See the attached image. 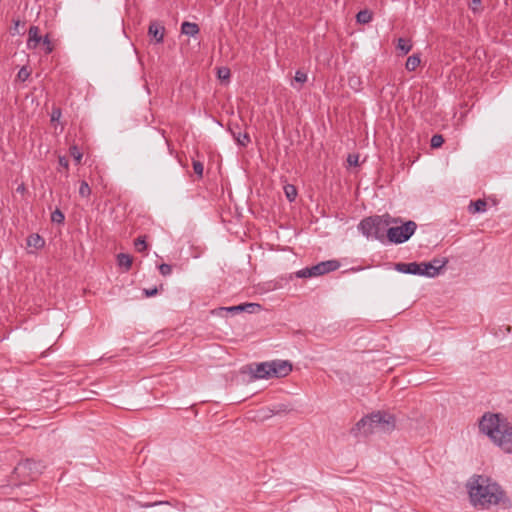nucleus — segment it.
Returning a JSON list of instances; mask_svg holds the SVG:
<instances>
[{
    "label": "nucleus",
    "mask_w": 512,
    "mask_h": 512,
    "mask_svg": "<svg viewBox=\"0 0 512 512\" xmlns=\"http://www.w3.org/2000/svg\"><path fill=\"white\" fill-rule=\"evenodd\" d=\"M479 431L503 452L512 454V424L505 415L485 412L479 419Z\"/></svg>",
    "instance_id": "nucleus-1"
},
{
    "label": "nucleus",
    "mask_w": 512,
    "mask_h": 512,
    "mask_svg": "<svg viewBox=\"0 0 512 512\" xmlns=\"http://www.w3.org/2000/svg\"><path fill=\"white\" fill-rule=\"evenodd\" d=\"M467 488L471 504L475 508L487 509L506 500L500 485L486 476H473L467 483Z\"/></svg>",
    "instance_id": "nucleus-2"
},
{
    "label": "nucleus",
    "mask_w": 512,
    "mask_h": 512,
    "mask_svg": "<svg viewBox=\"0 0 512 512\" xmlns=\"http://www.w3.org/2000/svg\"><path fill=\"white\" fill-rule=\"evenodd\" d=\"M395 428V417L389 413L376 412L361 418L351 429L355 437L367 436L375 432L387 433Z\"/></svg>",
    "instance_id": "nucleus-3"
},
{
    "label": "nucleus",
    "mask_w": 512,
    "mask_h": 512,
    "mask_svg": "<svg viewBox=\"0 0 512 512\" xmlns=\"http://www.w3.org/2000/svg\"><path fill=\"white\" fill-rule=\"evenodd\" d=\"M389 224V216H371L360 221L358 230L368 240H377L384 243L387 239Z\"/></svg>",
    "instance_id": "nucleus-4"
},
{
    "label": "nucleus",
    "mask_w": 512,
    "mask_h": 512,
    "mask_svg": "<svg viewBox=\"0 0 512 512\" xmlns=\"http://www.w3.org/2000/svg\"><path fill=\"white\" fill-rule=\"evenodd\" d=\"M416 229L417 224L412 220L406 221L400 226H388L387 240L394 244H402L410 239Z\"/></svg>",
    "instance_id": "nucleus-5"
},
{
    "label": "nucleus",
    "mask_w": 512,
    "mask_h": 512,
    "mask_svg": "<svg viewBox=\"0 0 512 512\" xmlns=\"http://www.w3.org/2000/svg\"><path fill=\"white\" fill-rule=\"evenodd\" d=\"M396 270L401 273L419 276H426V273L428 272V270L425 269V262L398 263L396 264Z\"/></svg>",
    "instance_id": "nucleus-6"
},
{
    "label": "nucleus",
    "mask_w": 512,
    "mask_h": 512,
    "mask_svg": "<svg viewBox=\"0 0 512 512\" xmlns=\"http://www.w3.org/2000/svg\"><path fill=\"white\" fill-rule=\"evenodd\" d=\"M270 365L272 378L285 377L292 371V364L288 360H272Z\"/></svg>",
    "instance_id": "nucleus-7"
},
{
    "label": "nucleus",
    "mask_w": 512,
    "mask_h": 512,
    "mask_svg": "<svg viewBox=\"0 0 512 512\" xmlns=\"http://www.w3.org/2000/svg\"><path fill=\"white\" fill-rule=\"evenodd\" d=\"M250 373L254 379H270L271 365L270 361L256 363L250 366Z\"/></svg>",
    "instance_id": "nucleus-8"
},
{
    "label": "nucleus",
    "mask_w": 512,
    "mask_h": 512,
    "mask_svg": "<svg viewBox=\"0 0 512 512\" xmlns=\"http://www.w3.org/2000/svg\"><path fill=\"white\" fill-rule=\"evenodd\" d=\"M447 263L448 260L446 258H434L429 262H425V269L428 270L426 277L433 278L439 275Z\"/></svg>",
    "instance_id": "nucleus-9"
},
{
    "label": "nucleus",
    "mask_w": 512,
    "mask_h": 512,
    "mask_svg": "<svg viewBox=\"0 0 512 512\" xmlns=\"http://www.w3.org/2000/svg\"><path fill=\"white\" fill-rule=\"evenodd\" d=\"M340 267V263L337 260L322 261L313 266L314 274L321 276L326 273L337 270Z\"/></svg>",
    "instance_id": "nucleus-10"
},
{
    "label": "nucleus",
    "mask_w": 512,
    "mask_h": 512,
    "mask_svg": "<svg viewBox=\"0 0 512 512\" xmlns=\"http://www.w3.org/2000/svg\"><path fill=\"white\" fill-rule=\"evenodd\" d=\"M148 34L155 40V43H162L164 40L165 28L158 22L153 21L149 25Z\"/></svg>",
    "instance_id": "nucleus-11"
},
{
    "label": "nucleus",
    "mask_w": 512,
    "mask_h": 512,
    "mask_svg": "<svg viewBox=\"0 0 512 512\" xmlns=\"http://www.w3.org/2000/svg\"><path fill=\"white\" fill-rule=\"evenodd\" d=\"M28 40H27V48L35 49L39 43H41L42 38L39 35V28L37 26H31L28 32Z\"/></svg>",
    "instance_id": "nucleus-12"
},
{
    "label": "nucleus",
    "mask_w": 512,
    "mask_h": 512,
    "mask_svg": "<svg viewBox=\"0 0 512 512\" xmlns=\"http://www.w3.org/2000/svg\"><path fill=\"white\" fill-rule=\"evenodd\" d=\"M26 242L29 248H34L35 250H40L45 245V240L37 233L29 235Z\"/></svg>",
    "instance_id": "nucleus-13"
},
{
    "label": "nucleus",
    "mask_w": 512,
    "mask_h": 512,
    "mask_svg": "<svg viewBox=\"0 0 512 512\" xmlns=\"http://www.w3.org/2000/svg\"><path fill=\"white\" fill-rule=\"evenodd\" d=\"M181 32L187 36L194 37L199 33V27L196 23L185 21L181 25Z\"/></svg>",
    "instance_id": "nucleus-14"
},
{
    "label": "nucleus",
    "mask_w": 512,
    "mask_h": 512,
    "mask_svg": "<svg viewBox=\"0 0 512 512\" xmlns=\"http://www.w3.org/2000/svg\"><path fill=\"white\" fill-rule=\"evenodd\" d=\"M232 136L239 146L246 147L250 143V136L248 133H242L240 131H232Z\"/></svg>",
    "instance_id": "nucleus-15"
},
{
    "label": "nucleus",
    "mask_w": 512,
    "mask_h": 512,
    "mask_svg": "<svg viewBox=\"0 0 512 512\" xmlns=\"http://www.w3.org/2000/svg\"><path fill=\"white\" fill-rule=\"evenodd\" d=\"M118 265L120 267L125 268L126 271H128L131 268L132 265V258L130 255L125 253H120L117 256Z\"/></svg>",
    "instance_id": "nucleus-16"
},
{
    "label": "nucleus",
    "mask_w": 512,
    "mask_h": 512,
    "mask_svg": "<svg viewBox=\"0 0 512 512\" xmlns=\"http://www.w3.org/2000/svg\"><path fill=\"white\" fill-rule=\"evenodd\" d=\"M420 65V57L418 55H411L407 58L405 67L408 71H414Z\"/></svg>",
    "instance_id": "nucleus-17"
},
{
    "label": "nucleus",
    "mask_w": 512,
    "mask_h": 512,
    "mask_svg": "<svg viewBox=\"0 0 512 512\" xmlns=\"http://www.w3.org/2000/svg\"><path fill=\"white\" fill-rule=\"evenodd\" d=\"M486 202L484 200H477L475 202H471L470 212L472 213H482L486 211Z\"/></svg>",
    "instance_id": "nucleus-18"
},
{
    "label": "nucleus",
    "mask_w": 512,
    "mask_h": 512,
    "mask_svg": "<svg viewBox=\"0 0 512 512\" xmlns=\"http://www.w3.org/2000/svg\"><path fill=\"white\" fill-rule=\"evenodd\" d=\"M356 19L358 23H369L372 20V13L369 10H361L357 13Z\"/></svg>",
    "instance_id": "nucleus-19"
},
{
    "label": "nucleus",
    "mask_w": 512,
    "mask_h": 512,
    "mask_svg": "<svg viewBox=\"0 0 512 512\" xmlns=\"http://www.w3.org/2000/svg\"><path fill=\"white\" fill-rule=\"evenodd\" d=\"M284 192L287 199L290 202H293L297 196V190L294 185L288 184L284 187Z\"/></svg>",
    "instance_id": "nucleus-20"
},
{
    "label": "nucleus",
    "mask_w": 512,
    "mask_h": 512,
    "mask_svg": "<svg viewBox=\"0 0 512 512\" xmlns=\"http://www.w3.org/2000/svg\"><path fill=\"white\" fill-rule=\"evenodd\" d=\"M65 216L60 209H56L51 213V221L56 224H63Z\"/></svg>",
    "instance_id": "nucleus-21"
},
{
    "label": "nucleus",
    "mask_w": 512,
    "mask_h": 512,
    "mask_svg": "<svg viewBox=\"0 0 512 512\" xmlns=\"http://www.w3.org/2000/svg\"><path fill=\"white\" fill-rule=\"evenodd\" d=\"M314 276H316V275L314 274L313 266L305 267L296 272V277H298V278H308V277H314Z\"/></svg>",
    "instance_id": "nucleus-22"
},
{
    "label": "nucleus",
    "mask_w": 512,
    "mask_h": 512,
    "mask_svg": "<svg viewBox=\"0 0 512 512\" xmlns=\"http://www.w3.org/2000/svg\"><path fill=\"white\" fill-rule=\"evenodd\" d=\"M397 48L403 52V54H407L411 48L412 45L409 43V41L399 38L397 43Z\"/></svg>",
    "instance_id": "nucleus-23"
},
{
    "label": "nucleus",
    "mask_w": 512,
    "mask_h": 512,
    "mask_svg": "<svg viewBox=\"0 0 512 512\" xmlns=\"http://www.w3.org/2000/svg\"><path fill=\"white\" fill-rule=\"evenodd\" d=\"M91 194V188L86 181H81L79 187V195L83 198H88Z\"/></svg>",
    "instance_id": "nucleus-24"
},
{
    "label": "nucleus",
    "mask_w": 512,
    "mask_h": 512,
    "mask_svg": "<svg viewBox=\"0 0 512 512\" xmlns=\"http://www.w3.org/2000/svg\"><path fill=\"white\" fill-rule=\"evenodd\" d=\"M135 249L138 252H143L147 249V244L144 237H139L134 242Z\"/></svg>",
    "instance_id": "nucleus-25"
},
{
    "label": "nucleus",
    "mask_w": 512,
    "mask_h": 512,
    "mask_svg": "<svg viewBox=\"0 0 512 512\" xmlns=\"http://www.w3.org/2000/svg\"><path fill=\"white\" fill-rule=\"evenodd\" d=\"M443 143H444V139H443L442 135L436 134V135L432 136L431 142H430L432 148H439L442 146Z\"/></svg>",
    "instance_id": "nucleus-26"
},
{
    "label": "nucleus",
    "mask_w": 512,
    "mask_h": 512,
    "mask_svg": "<svg viewBox=\"0 0 512 512\" xmlns=\"http://www.w3.org/2000/svg\"><path fill=\"white\" fill-rule=\"evenodd\" d=\"M29 76H30V71L25 66L21 67L17 73L18 80H20L22 82L26 81L29 78Z\"/></svg>",
    "instance_id": "nucleus-27"
},
{
    "label": "nucleus",
    "mask_w": 512,
    "mask_h": 512,
    "mask_svg": "<svg viewBox=\"0 0 512 512\" xmlns=\"http://www.w3.org/2000/svg\"><path fill=\"white\" fill-rule=\"evenodd\" d=\"M217 77L220 80H228L230 78V70L226 67H221L217 71Z\"/></svg>",
    "instance_id": "nucleus-28"
},
{
    "label": "nucleus",
    "mask_w": 512,
    "mask_h": 512,
    "mask_svg": "<svg viewBox=\"0 0 512 512\" xmlns=\"http://www.w3.org/2000/svg\"><path fill=\"white\" fill-rule=\"evenodd\" d=\"M70 154L74 158L76 163H80V161L82 159V153L79 151L77 146L74 145V146L70 147Z\"/></svg>",
    "instance_id": "nucleus-29"
},
{
    "label": "nucleus",
    "mask_w": 512,
    "mask_h": 512,
    "mask_svg": "<svg viewBox=\"0 0 512 512\" xmlns=\"http://www.w3.org/2000/svg\"><path fill=\"white\" fill-rule=\"evenodd\" d=\"M34 465H35V463L33 461L27 459L24 462L19 463L18 466L16 467V470L17 471H23L26 469L31 470L32 466H34Z\"/></svg>",
    "instance_id": "nucleus-30"
},
{
    "label": "nucleus",
    "mask_w": 512,
    "mask_h": 512,
    "mask_svg": "<svg viewBox=\"0 0 512 512\" xmlns=\"http://www.w3.org/2000/svg\"><path fill=\"white\" fill-rule=\"evenodd\" d=\"M159 272L163 276H169L172 273V266L166 263L159 265Z\"/></svg>",
    "instance_id": "nucleus-31"
},
{
    "label": "nucleus",
    "mask_w": 512,
    "mask_h": 512,
    "mask_svg": "<svg viewBox=\"0 0 512 512\" xmlns=\"http://www.w3.org/2000/svg\"><path fill=\"white\" fill-rule=\"evenodd\" d=\"M294 79H295L296 82L303 84V83H305L307 81L308 77H307L306 73L298 70L295 73Z\"/></svg>",
    "instance_id": "nucleus-32"
},
{
    "label": "nucleus",
    "mask_w": 512,
    "mask_h": 512,
    "mask_svg": "<svg viewBox=\"0 0 512 512\" xmlns=\"http://www.w3.org/2000/svg\"><path fill=\"white\" fill-rule=\"evenodd\" d=\"M41 43H43V45L45 46L46 54H50L53 50V47L51 45V41H50L48 35H46L45 37L42 38Z\"/></svg>",
    "instance_id": "nucleus-33"
},
{
    "label": "nucleus",
    "mask_w": 512,
    "mask_h": 512,
    "mask_svg": "<svg viewBox=\"0 0 512 512\" xmlns=\"http://www.w3.org/2000/svg\"><path fill=\"white\" fill-rule=\"evenodd\" d=\"M193 170L198 176L202 177L204 170L203 164L200 161H193Z\"/></svg>",
    "instance_id": "nucleus-34"
},
{
    "label": "nucleus",
    "mask_w": 512,
    "mask_h": 512,
    "mask_svg": "<svg viewBox=\"0 0 512 512\" xmlns=\"http://www.w3.org/2000/svg\"><path fill=\"white\" fill-rule=\"evenodd\" d=\"M241 305L243 307V311H247L249 313H253L255 311V309L260 308V305L256 304V303H246V304H241Z\"/></svg>",
    "instance_id": "nucleus-35"
},
{
    "label": "nucleus",
    "mask_w": 512,
    "mask_h": 512,
    "mask_svg": "<svg viewBox=\"0 0 512 512\" xmlns=\"http://www.w3.org/2000/svg\"><path fill=\"white\" fill-rule=\"evenodd\" d=\"M358 159H359L358 155L350 154V155H348L347 161H348L349 165L356 166V165H358Z\"/></svg>",
    "instance_id": "nucleus-36"
},
{
    "label": "nucleus",
    "mask_w": 512,
    "mask_h": 512,
    "mask_svg": "<svg viewBox=\"0 0 512 512\" xmlns=\"http://www.w3.org/2000/svg\"><path fill=\"white\" fill-rule=\"evenodd\" d=\"M224 309L226 311H228V312H231V313H238V312H242L243 311L242 305L231 306V307H227V308H224Z\"/></svg>",
    "instance_id": "nucleus-37"
},
{
    "label": "nucleus",
    "mask_w": 512,
    "mask_h": 512,
    "mask_svg": "<svg viewBox=\"0 0 512 512\" xmlns=\"http://www.w3.org/2000/svg\"><path fill=\"white\" fill-rule=\"evenodd\" d=\"M58 162L60 167L68 169L69 163L68 159L65 156H60Z\"/></svg>",
    "instance_id": "nucleus-38"
},
{
    "label": "nucleus",
    "mask_w": 512,
    "mask_h": 512,
    "mask_svg": "<svg viewBox=\"0 0 512 512\" xmlns=\"http://www.w3.org/2000/svg\"><path fill=\"white\" fill-rule=\"evenodd\" d=\"M144 294L146 297H152V296H155L158 292L157 288L154 287V288H150V289H144Z\"/></svg>",
    "instance_id": "nucleus-39"
},
{
    "label": "nucleus",
    "mask_w": 512,
    "mask_h": 512,
    "mask_svg": "<svg viewBox=\"0 0 512 512\" xmlns=\"http://www.w3.org/2000/svg\"><path fill=\"white\" fill-rule=\"evenodd\" d=\"M60 116H61V111L59 109L53 110L52 115H51V120L52 121L58 120L60 118Z\"/></svg>",
    "instance_id": "nucleus-40"
},
{
    "label": "nucleus",
    "mask_w": 512,
    "mask_h": 512,
    "mask_svg": "<svg viewBox=\"0 0 512 512\" xmlns=\"http://www.w3.org/2000/svg\"><path fill=\"white\" fill-rule=\"evenodd\" d=\"M13 24H14V26H13L12 34L14 35V34L18 33V27L20 25V21L19 20H14Z\"/></svg>",
    "instance_id": "nucleus-41"
},
{
    "label": "nucleus",
    "mask_w": 512,
    "mask_h": 512,
    "mask_svg": "<svg viewBox=\"0 0 512 512\" xmlns=\"http://www.w3.org/2000/svg\"><path fill=\"white\" fill-rule=\"evenodd\" d=\"M167 502H163V501H158V502H154V503H150V504H145L144 507H153V506H156V505H161V504H166Z\"/></svg>",
    "instance_id": "nucleus-42"
},
{
    "label": "nucleus",
    "mask_w": 512,
    "mask_h": 512,
    "mask_svg": "<svg viewBox=\"0 0 512 512\" xmlns=\"http://www.w3.org/2000/svg\"><path fill=\"white\" fill-rule=\"evenodd\" d=\"M481 4L480 0H472V9L475 10L477 6Z\"/></svg>",
    "instance_id": "nucleus-43"
},
{
    "label": "nucleus",
    "mask_w": 512,
    "mask_h": 512,
    "mask_svg": "<svg viewBox=\"0 0 512 512\" xmlns=\"http://www.w3.org/2000/svg\"><path fill=\"white\" fill-rule=\"evenodd\" d=\"M26 190L24 184H21L17 187L16 191L19 192V193H24Z\"/></svg>",
    "instance_id": "nucleus-44"
},
{
    "label": "nucleus",
    "mask_w": 512,
    "mask_h": 512,
    "mask_svg": "<svg viewBox=\"0 0 512 512\" xmlns=\"http://www.w3.org/2000/svg\"><path fill=\"white\" fill-rule=\"evenodd\" d=\"M359 82V79L358 78H351L350 79V85L353 86V85H356V83Z\"/></svg>",
    "instance_id": "nucleus-45"
}]
</instances>
